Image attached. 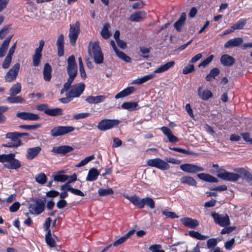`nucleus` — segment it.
<instances>
[{
    "instance_id": "e433bc0d",
    "label": "nucleus",
    "mask_w": 252,
    "mask_h": 252,
    "mask_svg": "<svg viewBox=\"0 0 252 252\" xmlns=\"http://www.w3.org/2000/svg\"><path fill=\"white\" fill-rule=\"evenodd\" d=\"M121 107L124 109H127L129 111H133L138 109V104L135 102H126L123 103L122 104Z\"/></svg>"
},
{
    "instance_id": "e2e57ef3",
    "label": "nucleus",
    "mask_w": 252,
    "mask_h": 252,
    "mask_svg": "<svg viewBox=\"0 0 252 252\" xmlns=\"http://www.w3.org/2000/svg\"><path fill=\"white\" fill-rule=\"evenodd\" d=\"M162 214L167 218H171L172 219L178 218V216H177L175 213L169 212L166 210L163 211Z\"/></svg>"
},
{
    "instance_id": "f03ea898",
    "label": "nucleus",
    "mask_w": 252,
    "mask_h": 252,
    "mask_svg": "<svg viewBox=\"0 0 252 252\" xmlns=\"http://www.w3.org/2000/svg\"><path fill=\"white\" fill-rule=\"evenodd\" d=\"M89 56L93 58L94 62L100 64L103 62V55L98 41L90 42L88 49Z\"/></svg>"
},
{
    "instance_id": "8fccbe9b",
    "label": "nucleus",
    "mask_w": 252,
    "mask_h": 252,
    "mask_svg": "<svg viewBox=\"0 0 252 252\" xmlns=\"http://www.w3.org/2000/svg\"><path fill=\"white\" fill-rule=\"evenodd\" d=\"M189 235L195 238L198 240H205L208 238V236H204L198 232L194 231H189Z\"/></svg>"
},
{
    "instance_id": "13d9d810",
    "label": "nucleus",
    "mask_w": 252,
    "mask_h": 252,
    "mask_svg": "<svg viewBox=\"0 0 252 252\" xmlns=\"http://www.w3.org/2000/svg\"><path fill=\"white\" fill-rule=\"evenodd\" d=\"M213 58L214 56L213 55H210L207 59L202 61L200 63H199L198 65V67H206L212 61Z\"/></svg>"
},
{
    "instance_id": "3c124183",
    "label": "nucleus",
    "mask_w": 252,
    "mask_h": 252,
    "mask_svg": "<svg viewBox=\"0 0 252 252\" xmlns=\"http://www.w3.org/2000/svg\"><path fill=\"white\" fill-rule=\"evenodd\" d=\"M113 190L112 189H102L100 188L98 190V193L100 196H105L109 194H112L113 193Z\"/></svg>"
},
{
    "instance_id": "ea45409f",
    "label": "nucleus",
    "mask_w": 252,
    "mask_h": 252,
    "mask_svg": "<svg viewBox=\"0 0 252 252\" xmlns=\"http://www.w3.org/2000/svg\"><path fill=\"white\" fill-rule=\"evenodd\" d=\"M63 171H60L57 173L53 176V179L55 181L64 182L67 180L68 175L62 174L61 173Z\"/></svg>"
},
{
    "instance_id": "864d4df0",
    "label": "nucleus",
    "mask_w": 252,
    "mask_h": 252,
    "mask_svg": "<svg viewBox=\"0 0 252 252\" xmlns=\"http://www.w3.org/2000/svg\"><path fill=\"white\" fill-rule=\"evenodd\" d=\"M94 155H92L90 156H88L85 158L84 159L81 160L78 164L76 165V167H80L81 166H84L86 164H87L89 161L92 160H93L94 158Z\"/></svg>"
},
{
    "instance_id": "58836bf2",
    "label": "nucleus",
    "mask_w": 252,
    "mask_h": 252,
    "mask_svg": "<svg viewBox=\"0 0 252 252\" xmlns=\"http://www.w3.org/2000/svg\"><path fill=\"white\" fill-rule=\"evenodd\" d=\"M45 240L47 244L51 248H54L56 246V243L54 239L51 236V230H49L45 235Z\"/></svg>"
},
{
    "instance_id": "338daca9",
    "label": "nucleus",
    "mask_w": 252,
    "mask_h": 252,
    "mask_svg": "<svg viewBox=\"0 0 252 252\" xmlns=\"http://www.w3.org/2000/svg\"><path fill=\"white\" fill-rule=\"evenodd\" d=\"M64 45V36L63 34H61L58 38L57 41V47H63Z\"/></svg>"
},
{
    "instance_id": "6e6d98bb",
    "label": "nucleus",
    "mask_w": 252,
    "mask_h": 252,
    "mask_svg": "<svg viewBox=\"0 0 252 252\" xmlns=\"http://www.w3.org/2000/svg\"><path fill=\"white\" fill-rule=\"evenodd\" d=\"M40 126H41V125L37 124L33 125H20L19 126V127L20 128L32 130H35L37 128H38Z\"/></svg>"
},
{
    "instance_id": "b1692460",
    "label": "nucleus",
    "mask_w": 252,
    "mask_h": 252,
    "mask_svg": "<svg viewBox=\"0 0 252 252\" xmlns=\"http://www.w3.org/2000/svg\"><path fill=\"white\" fill-rule=\"evenodd\" d=\"M51 66L49 63H45L43 70V79L45 81L49 82L51 80Z\"/></svg>"
},
{
    "instance_id": "c85d7f7f",
    "label": "nucleus",
    "mask_w": 252,
    "mask_h": 252,
    "mask_svg": "<svg viewBox=\"0 0 252 252\" xmlns=\"http://www.w3.org/2000/svg\"><path fill=\"white\" fill-rule=\"evenodd\" d=\"M155 76V75L154 73H151L148 75L144 76L141 78H137L136 79H135L133 80L131 82L132 84H141L147 81H148L150 79H152Z\"/></svg>"
},
{
    "instance_id": "7ed1b4c3",
    "label": "nucleus",
    "mask_w": 252,
    "mask_h": 252,
    "mask_svg": "<svg viewBox=\"0 0 252 252\" xmlns=\"http://www.w3.org/2000/svg\"><path fill=\"white\" fill-rule=\"evenodd\" d=\"M30 213L33 215H38L42 213L45 209V200L36 199L29 206Z\"/></svg>"
},
{
    "instance_id": "6ab92c4d",
    "label": "nucleus",
    "mask_w": 252,
    "mask_h": 252,
    "mask_svg": "<svg viewBox=\"0 0 252 252\" xmlns=\"http://www.w3.org/2000/svg\"><path fill=\"white\" fill-rule=\"evenodd\" d=\"M180 221L185 226L190 228H194L199 224V222L196 220L190 218H182L180 220Z\"/></svg>"
},
{
    "instance_id": "a878e982",
    "label": "nucleus",
    "mask_w": 252,
    "mask_h": 252,
    "mask_svg": "<svg viewBox=\"0 0 252 252\" xmlns=\"http://www.w3.org/2000/svg\"><path fill=\"white\" fill-rule=\"evenodd\" d=\"M220 61L223 65L229 66L233 64L234 59L231 56L225 54L221 57Z\"/></svg>"
},
{
    "instance_id": "49530a36",
    "label": "nucleus",
    "mask_w": 252,
    "mask_h": 252,
    "mask_svg": "<svg viewBox=\"0 0 252 252\" xmlns=\"http://www.w3.org/2000/svg\"><path fill=\"white\" fill-rule=\"evenodd\" d=\"M143 207L145 205L149 206L151 209L155 208V202L153 199L150 197H147L143 198Z\"/></svg>"
},
{
    "instance_id": "ddd939ff",
    "label": "nucleus",
    "mask_w": 252,
    "mask_h": 252,
    "mask_svg": "<svg viewBox=\"0 0 252 252\" xmlns=\"http://www.w3.org/2000/svg\"><path fill=\"white\" fill-rule=\"evenodd\" d=\"M16 116L26 121H37L39 119V116L37 114L26 112H18L16 114Z\"/></svg>"
},
{
    "instance_id": "69168bd1",
    "label": "nucleus",
    "mask_w": 252,
    "mask_h": 252,
    "mask_svg": "<svg viewBox=\"0 0 252 252\" xmlns=\"http://www.w3.org/2000/svg\"><path fill=\"white\" fill-rule=\"evenodd\" d=\"M217 244V241L215 239H210L207 242L208 249L215 247Z\"/></svg>"
},
{
    "instance_id": "f257e3e1",
    "label": "nucleus",
    "mask_w": 252,
    "mask_h": 252,
    "mask_svg": "<svg viewBox=\"0 0 252 252\" xmlns=\"http://www.w3.org/2000/svg\"><path fill=\"white\" fill-rule=\"evenodd\" d=\"M67 71L69 77L66 83L63 85V88L61 90V94H63L67 91L70 87V85L76 76L77 66L74 56H69L67 60Z\"/></svg>"
},
{
    "instance_id": "473e14b6",
    "label": "nucleus",
    "mask_w": 252,
    "mask_h": 252,
    "mask_svg": "<svg viewBox=\"0 0 252 252\" xmlns=\"http://www.w3.org/2000/svg\"><path fill=\"white\" fill-rule=\"evenodd\" d=\"M197 176L200 179L206 182L211 183H216L218 182V179L217 178L208 174H198Z\"/></svg>"
},
{
    "instance_id": "a19ab883",
    "label": "nucleus",
    "mask_w": 252,
    "mask_h": 252,
    "mask_svg": "<svg viewBox=\"0 0 252 252\" xmlns=\"http://www.w3.org/2000/svg\"><path fill=\"white\" fill-rule=\"evenodd\" d=\"M35 180L38 183L43 185L46 183L47 178L44 173H40L35 175Z\"/></svg>"
},
{
    "instance_id": "9d476101",
    "label": "nucleus",
    "mask_w": 252,
    "mask_h": 252,
    "mask_svg": "<svg viewBox=\"0 0 252 252\" xmlns=\"http://www.w3.org/2000/svg\"><path fill=\"white\" fill-rule=\"evenodd\" d=\"M20 66L19 63H15L6 73L4 76V79L6 82H11L16 79L19 72Z\"/></svg>"
},
{
    "instance_id": "79ce46f5",
    "label": "nucleus",
    "mask_w": 252,
    "mask_h": 252,
    "mask_svg": "<svg viewBox=\"0 0 252 252\" xmlns=\"http://www.w3.org/2000/svg\"><path fill=\"white\" fill-rule=\"evenodd\" d=\"M130 202L139 208H143V198L140 199L138 196L133 195Z\"/></svg>"
},
{
    "instance_id": "774afa93",
    "label": "nucleus",
    "mask_w": 252,
    "mask_h": 252,
    "mask_svg": "<svg viewBox=\"0 0 252 252\" xmlns=\"http://www.w3.org/2000/svg\"><path fill=\"white\" fill-rule=\"evenodd\" d=\"M241 135L246 142L252 144V138H250V135L249 133H242Z\"/></svg>"
},
{
    "instance_id": "20e7f679",
    "label": "nucleus",
    "mask_w": 252,
    "mask_h": 252,
    "mask_svg": "<svg viewBox=\"0 0 252 252\" xmlns=\"http://www.w3.org/2000/svg\"><path fill=\"white\" fill-rule=\"evenodd\" d=\"M217 176L223 180L235 182L241 178V176L236 173L229 172L223 169H220L217 172Z\"/></svg>"
},
{
    "instance_id": "bb28decb",
    "label": "nucleus",
    "mask_w": 252,
    "mask_h": 252,
    "mask_svg": "<svg viewBox=\"0 0 252 252\" xmlns=\"http://www.w3.org/2000/svg\"><path fill=\"white\" fill-rule=\"evenodd\" d=\"M202 87H199L198 89V95L203 100H207L211 98L213 94L212 92L208 90H205L202 91Z\"/></svg>"
},
{
    "instance_id": "c756f323",
    "label": "nucleus",
    "mask_w": 252,
    "mask_h": 252,
    "mask_svg": "<svg viewBox=\"0 0 252 252\" xmlns=\"http://www.w3.org/2000/svg\"><path fill=\"white\" fill-rule=\"evenodd\" d=\"M135 232L134 230H131L128 232H127L126 234L115 241L114 243L113 244V245L114 247H117L122 243H123L124 242L126 241V240L130 236H131Z\"/></svg>"
},
{
    "instance_id": "37998d69",
    "label": "nucleus",
    "mask_w": 252,
    "mask_h": 252,
    "mask_svg": "<svg viewBox=\"0 0 252 252\" xmlns=\"http://www.w3.org/2000/svg\"><path fill=\"white\" fill-rule=\"evenodd\" d=\"M6 100L11 103H21L24 101V99L20 96L10 95L7 97Z\"/></svg>"
},
{
    "instance_id": "bf43d9fd",
    "label": "nucleus",
    "mask_w": 252,
    "mask_h": 252,
    "mask_svg": "<svg viewBox=\"0 0 252 252\" xmlns=\"http://www.w3.org/2000/svg\"><path fill=\"white\" fill-rule=\"evenodd\" d=\"M13 156V154H3L0 155V162H6Z\"/></svg>"
},
{
    "instance_id": "4c0bfd02",
    "label": "nucleus",
    "mask_w": 252,
    "mask_h": 252,
    "mask_svg": "<svg viewBox=\"0 0 252 252\" xmlns=\"http://www.w3.org/2000/svg\"><path fill=\"white\" fill-rule=\"evenodd\" d=\"M235 171L239 173L238 174L241 176V177H242L246 180H251L252 179L251 174L244 168L236 169Z\"/></svg>"
},
{
    "instance_id": "4468645a",
    "label": "nucleus",
    "mask_w": 252,
    "mask_h": 252,
    "mask_svg": "<svg viewBox=\"0 0 252 252\" xmlns=\"http://www.w3.org/2000/svg\"><path fill=\"white\" fill-rule=\"evenodd\" d=\"M16 44H13L9 49L8 54L2 63V67L6 69L9 67L12 61V56L16 49Z\"/></svg>"
},
{
    "instance_id": "412c9836",
    "label": "nucleus",
    "mask_w": 252,
    "mask_h": 252,
    "mask_svg": "<svg viewBox=\"0 0 252 252\" xmlns=\"http://www.w3.org/2000/svg\"><path fill=\"white\" fill-rule=\"evenodd\" d=\"M174 64V61H170L159 66L158 68L155 69L152 73H154L155 74L156 73H161L162 72L166 71L169 70L172 67H173Z\"/></svg>"
},
{
    "instance_id": "f704fd0d",
    "label": "nucleus",
    "mask_w": 252,
    "mask_h": 252,
    "mask_svg": "<svg viewBox=\"0 0 252 252\" xmlns=\"http://www.w3.org/2000/svg\"><path fill=\"white\" fill-rule=\"evenodd\" d=\"M110 28V25L106 23L104 24L103 28L101 31L100 34L102 37L104 39H108L111 35V32L109 31Z\"/></svg>"
},
{
    "instance_id": "c9c22d12",
    "label": "nucleus",
    "mask_w": 252,
    "mask_h": 252,
    "mask_svg": "<svg viewBox=\"0 0 252 252\" xmlns=\"http://www.w3.org/2000/svg\"><path fill=\"white\" fill-rule=\"evenodd\" d=\"M181 182L183 184H186L189 186L196 187V182L190 176H184L180 179Z\"/></svg>"
},
{
    "instance_id": "39448f33",
    "label": "nucleus",
    "mask_w": 252,
    "mask_h": 252,
    "mask_svg": "<svg viewBox=\"0 0 252 252\" xmlns=\"http://www.w3.org/2000/svg\"><path fill=\"white\" fill-rule=\"evenodd\" d=\"M147 164L149 166L155 167L162 170H167L170 168L169 164L159 158L149 159Z\"/></svg>"
},
{
    "instance_id": "de8ad7c7",
    "label": "nucleus",
    "mask_w": 252,
    "mask_h": 252,
    "mask_svg": "<svg viewBox=\"0 0 252 252\" xmlns=\"http://www.w3.org/2000/svg\"><path fill=\"white\" fill-rule=\"evenodd\" d=\"M41 57V54L39 53V51H35V53L32 57L33 65L35 66L39 65L40 59Z\"/></svg>"
},
{
    "instance_id": "72a5a7b5",
    "label": "nucleus",
    "mask_w": 252,
    "mask_h": 252,
    "mask_svg": "<svg viewBox=\"0 0 252 252\" xmlns=\"http://www.w3.org/2000/svg\"><path fill=\"white\" fill-rule=\"evenodd\" d=\"M21 91V85L20 83H17L13 85L9 90V95L11 96L16 95L19 94Z\"/></svg>"
},
{
    "instance_id": "680f3d73",
    "label": "nucleus",
    "mask_w": 252,
    "mask_h": 252,
    "mask_svg": "<svg viewBox=\"0 0 252 252\" xmlns=\"http://www.w3.org/2000/svg\"><path fill=\"white\" fill-rule=\"evenodd\" d=\"M90 115L89 113H81L74 115L73 119L75 120L81 119L85 118Z\"/></svg>"
},
{
    "instance_id": "c03bdc74",
    "label": "nucleus",
    "mask_w": 252,
    "mask_h": 252,
    "mask_svg": "<svg viewBox=\"0 0 252 252\" xmlns=\"http://www.w3.org/2000/svg\"><path fill=\"white\" fill-rule=\"evenodd\" d=\"M46 114L51 116H59L62 114V110L60 108H48V110L46 111Z\"/></svg>"
},
{
    "instance_id": "cd10ccee",
    "label": "nucleus",
    "mask_w": 252,
    "mask_h": 252,
    "mask_svg": "<svg viewBox=\"0 0 252 252\" xmlns=\"http://www.w3.org/2000/svg\"><path fill=\"white\" fill-rule=\"evenodd\" d=\"M99 175L97 169L92 168L89 170L86 180L87 181H93L96 180Z\"/></svg>"
},
{
    "instance_id": "aec40b11",
    "label": "nucleus",
    "mask_w": 252,
    "mask_h": 252,
    "mask_svg": "<svg viewBox=\"0 0 252 252\" xmlns=\"http://www.w3.org/2000/svg\"><path fill=\"white\" fill-rule=\"evenodd\" d=\"M163 133L167 137L170 142H176L178 141V138L174 136L171 130L167 127L162 126L160 128Z\"/></svg>"
},
{
    "instance_id": "393cba45",
    "label": "nucleus",
    "mask_w": 252,
    "mask_h": 252,
    "mask_svg": "<svg viewBox=\"0 0 252 252\" xmlns=\"http://www.w3.org/2000/svg\"><path fill=\"white\" fill-rule=\"evenodd\" d=\"M11 36L5 39L0 46V58L3 57L7 52Z\"/></svg>"
},
{
    "instance_id": "0e129e2a",
    "label": "nucleus",
    "mask_w": 252,
    "mask_h": 252,
    "mask_svg": "<svg viewBox=\"0 0 252 252\" xmlns=\"http://www.w3.org/2000/svg\"><path fill=\"white\" fill-rule=\"evenodd\" d=\"M72 188H73L71 187L68 183H66L61 187V190L66 192H67V191H70L71 192Z\"/></svg>"
},
{
    "instance_id": "f3484780",
    "label": "nucleus",
    "mask_w": 252,
    "mask_h": 252,
    "mask_svg": "<svg viewBox=\"0 0 252 252\" xmlns=\"http://www.w3.org/2000/svg\"><path fill=\"white\" fill-rule=\"evenodd\" d=\"M15 155L13 154V156L10 158V159L7 163L4 164V166L8 169H17L19 168L21 166V163L17 159L15 158Z\"/></svg>"
},
{
    "instance_id": "7c9ffc66",
    "label": "nucleus",
    "mask_w": 252,
    "mask_h": 252,
    "mask_svg": "<svg viewBox=\"0 0 252 252\" xmlns=\"http://www.w3.org/2000/svg\"><path fill=\"white\" fill-rule=\"evenodd\" d=\"M134 91V88L133 87H129L127 88L122 91L119 93L117 94L115 98L118 99L120 98L125 97L129 94H131Z\"/></svg>"
},
{
    "instance_id": "5701e85b",
    "label": "nucleus",
    "mask_w": 252,
    "mask_h": 252,
    "mask_svg": "<svg viewBox=\"0 0 252 252\" xmlns=\"http://www.w3.org/2000/svg\"><path fill=\"white\" fill-rule=\"evenodd\" d=\"M243 39L241 37L231 39L225 43L224 47L225 48H229L231 47H237L241 45L243 43Z\"/></svg>"
},
{
    "instance_id": "2eb2a0df",
    "label": "nucleus",
    "mask_w": 252,
    "mask_h": 252,
    "mask_svg": "<svg viewBox=\"0 0 252 252\" xmlns=\"http://www.w3.org/2000/svg\"><path fill=\"white\" fill-rule=\"evenodd\" d=\"M41 150L39 146L29 148L27 149L26 158L28 160H32L35 158Z\"/></svg>"
},
{
    "instance_id": "dca6fc26",
    "label": "nucleus",
    "mask_w": 252,
    "mask_h": 252,
    "mask_svg": "<svg viewBox=\"0 0 252 252\" xmlns=\"http://www.w3.org/2000/svg\"><path fill=\"white\" fill-rule=\"evenodd\" d=\"M106 98V96L105 95H90L85 99V100L89 104H96L104 102Z\"/></svg>"
},
{
    "instance_id": "2f4dec72",
    "label": "nucleus",
    "mask_w": 252,
    "mask_h": 252,
    "mask_svg": "<svg viewBox=\"0 0 252 252\" xmlns=\"http://www.w3.org/2000/svg\"><path fill=\"white\" fill-rule=\"evenodd\" d=\"M186 19V14L182 13L179 20L174 24V27L178 31H181Z\"/></svg>"
},
{
    "instance_id": "0eeeda50",
    "label": "nucleus",
    "mask_w": 252,
    "mask_h": 252,
    "mask_svg": "<svg viewBox=\"0 0 252 252\" xmlns=\"http://www.w3.org/2000/svg\"><path fill=\"white\" fill-rule=\"evenodd\" d=\"M74 129L75 128L71 126H59L51 130V135L53 137L60 136L72 132Z\"/></svg>"
},
{
    "instance_id": "f8f14e48",
    "label": "nucleus",
    "mask_w": 252,
    "mask_h": 252,
    "mask_svg": "<svg viewBox=\"0 0 252 252\" xmlns=\"http://www.w3.org/2000/svg\"><path fill=\"white\" fill-rule=\"evenodd\" d=\"M180 168L185 172L190 173H195L204 170L202 167L193 164H182L180 166Z\"/></svg>"
},
{
    "instance_id": "4be33fe9",
    "label": "nucleus",
    "mask_w": 252,
    "mask_h": 252,
    "mask_svg": "<svg viewBox=\"0 0 252 252\" xmlns=\"http://www.w3.org/2000/svg\"><path fill=\"white\" fill-rule=\"evenodd\" d=\"M145 18V13L143 11H138L132 14L128 20L131 22H139Z\"/></svg>"
},
{
    "instance_id": "4d7b16f0",
    "label": "nucleus",
    "mask_w": 252,
    "mask_h": 252,
    "mask_svg": "<svg viewBox=\"0 0 252 252\" xmlns=\"http://www.w3.org/2000/svg\"><path fill=\"white\" fill-rule=\"evenodd\" d=\"M8 110V107L4 106H0V123H3L6 121V117L3 113Z\"/></svg>"
},
{
    "instance_id": "5fc2aeb1",
    "label": "nucleus",
    "mask_w": 252,
    "mask_h": 252,
    "mask_svg": "<svg viewBox=\"0 0 252 252\" xmlns=\"http://www.w3.org/2000/svg\"><path fill=\"white\" fill-rule=\"evenodd\" d=\"M149 250L151 252H165L164 250L162 249V247L159 244H155L151 245L149 248Z\"/></svg>"
},
{
    "instance_id": "423d86ee",
    "label": "nucleus",
    "mask_w": 252,
    "mask_h": 252,
    "mask_svg": "<svg viewBox=\"0 0 252 252\" xmlns=\"http://www.w3.org/2000/svg\"><path fill=\"white\" fill-rule=\"evenodd\" d=\"M80 32V24L79 22H76L73 25H70L68 37L70 44L74 46L76 44V41L78 38Z\"/></svg>"
},
{
    "instance_id": "052dcab7",
    "label": "nucleus",
    "mask_w": 252,
    "mask_h": 252,
    "mask_svg": "<svg viewBox=\"0 0 252 252\" xmlns=\"http://www.w3.org/2000/svg\"><path fill=\"white\" fill-rule=\"evenodd\" d=\"M194 67L192 64L189 63L187 66L185 67L183 70V73L184 74H189L194 70Z\"/></svg>"
},
{
    "instance_id": "a18cd8bd",
    "label": "nucleus",
    "mask_w": 252,
    "mask_h": 252,
    "mask_svg": "<svg viewBox=\"0 0 252 252\" xmlns=\"http://www.w3.org/2000/svg\"><path fill=\"white\" fill-rule=\"evenodd\" d=\"M220 73V70L218 68H213L212 69L210 73L206 76V80L208 81L212 80V78H214Z\"/></svg>"
},
{
    "instance_id": "09e8293b",
    "label": "nucleus",
    "mask_w": 252,
    "mask_h": 252,
    "mask_svg": "<svg viewBox=\"0 0 252 252\" xmlns=\"http://www.w3.org/2000/svg\"><path fill=\"white\" fill-rule=\"evenodd\" d=\"M246 23V20L242 19L238 21L235 24L232 26L234 30L242 29Z\"/></svg>"
},
{
    "instance_id": "9b49d317",
    "label": "nucleus",
    "mask_w": 252,
    "mask_h": 252,
    "mask_svg": "<svg viewBox=\"0 0 252 252\" xmlns=\"http://www.w3.org/2000/svg\"><path fill=\"white\" fill-rule=\"evenodd\" d=\"M216 223L221 226H225L229 224V219L227 215H219L216 213H212L211 214Z\"/></svg>"
},
{
    "instance_id": "603ef678",
    "label": "nucleus",
    "mask_w": 252,
    "mask_h": 252,
    "mask_svg": "<svg viewBox=\"0 0 252 252\" xmlns=\"http://www.w3.org/2000/svg\"><path fill=\"white\" fill-rule=\"evenodd\" d=\"M115 53L119 58L123 60V61L127 63H129L131 62L130 58L127 56L124 52L118 50L116 52H115Z\"/></svg>"
},
{
    "instance_id": "6e6552de",
    "label": "nucleus",
    "mask_w": 252,
    "mask_h": 252,
    "mask_svg": "<svg viewBox=\"0 0 252 252\" xmlns=\"http://www.w3.org/2000/svg\"><path fill=\"white\" fill-rule=\"evenodd\" d=\"M85 89V84L83 83H79L72 86L69 91H66L67 95L71 98L77 97L83 93ZM65 91L64 92H65Z\"/></svg>"
},
{
    "instance_id": "a211bd4d",
    "label": "nucleus",
    "mask_w": 252,
    "mask_h": 252,
    "mask_svg": "<svg viewBox=\"0 0 252 252\" xmlns=\"http://www.w3.org/2000/svg\"><path fill=\"white\" fill-rule=\"evenodd\" d=\"M73 149V148L71 146L63 145L54 147L52 150V152L56 154L64 155L72 151Z\"/></svg>"
},
{
    "instance_id": "1a4fd4ad",
    "label": "nucleus",
    "mask_w": 252,
    "mask_h": 252,
    "mask_svg": "<svg viewBox=\"0 0 252 252\" xmlns=\"http://www.w3.org/2000/svg\"><path fill=\"white\" fill-rule=\"evenodd\" d=\"M120 122L117 120L104 119L98 124L97 128L101 131H105L118 125Z\"/></svg>"
}]
</instances>
